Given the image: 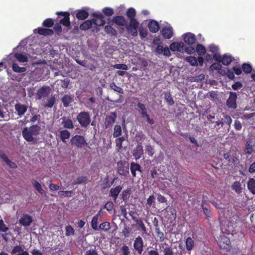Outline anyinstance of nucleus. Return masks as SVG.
Wrapping results in <instances>:
<instances>
[{"label": "nucleus", "instance_id": "f8f14e48", "mask_svg": "<svg viewBox=\"0 0 255 255\" xmlns=\"http://www.w3.org/2000/svg\"><path fill=\"white\" fill-rule=\"evenodd\" d=\"M50 89L48 86H43L40 88L38 90L36 94V99L37 100H40L42 98L46 97L50 93Z\"/></svg>", "mask_w": 255, "mask_h": 255}, {"label": "nucleus", "instance_id": "a878e982", "mask_svg": "<svg viewBox=\"0 0 255 255\" xmlns=\"http://www.w3.org/2000/svg\"><path fill=\"white\" fill-rule=\"evenodd\" d=\"M184 44L182 42H173L170 45V49L172 51H181L183 49Z\"/></svg>", "mask_w": 255, "mask_h": 255}, {"label": "nucleus", "instance_id": "338daca9", "mask_svg": "<svg viewBox=\"0 0 255 255\" xmlns=\"http://www.w3.org/2000/svg\"><path fill=\"white\" fill-rule=\"evenodd\" d=\"M155 204V198L153 195H150L147 199V205L149 207L154 206Z\"/></svg>", "mask_w": 255, "mask_h": 255}, {"label": "nucleus", "instance_id": "f704fd0d", "mask_svg": "<svg viewBox=\"0 0 255 255\" xmlns=\"http://www.w3.org/2000/svg\"><path fill=\"white\" fill-rule=\"evenodd\" d=\"M56 102V98L54 96H52L50 98H48L47 102L43 103L42 106L44 108H51Z\"/></svg>", "mask_w": 255, "mask_h": 255}, {"label": "nucleus", "instance_id": "1a4fd4ad", "mask_svg": "<svg viewBox=\"0 0 255 255\" xmlns=\"http://www.w3.org/2000/svg\"><path fill=\"white\" fill-rule=\"evenodd\" d=\"M143 241L140 236H138L135 238L133 242L134 249L138 254H141L143 251Z\"/></svg>", "mask_w": 255, "mask_h": 255}, {"label": "nucleus", "instance_id": "4be33fe9", "mask_svg": "<svg viewBox=\"0 0 255 255\" xmlns=\"http://www.w3.org/2000/svg\"><path fill=\"white\" fill-rule=\"evenodd\" d=\"M118 172L119 174L126 176L129 173L128 168L125 167L122 162H118Z\"/></svg>", "mask_w": 255, "mask_h": 255}, {"label": "nucleus", "instance_id": "603ef678", "mask_svg": "<svg viewBox=\"0 0 255 255\" xmlns=\"http://www.w3.org/2000/svg\"><path fill=\"white\" fill-rule=\"evenodd\" d=\"M242 68L244 72L246 74L251 73L253 70L252 66L250 64L246 63L243 64Z\"/></svg>", "mask_w": 255, "mask_h": 255}, {"label": "nucleus", "instance_id": "6e6552de", "mask_svg": "<svg viewBox=\"0 0 255 255\" xmlns=\"http://www.w3.org/2000/svg\"><path fill=\"white\" fill-rule=\"evenodd\" d=\"M117 117V114L116 112H112L110 115L107 116L105 118L104 126L105 128H108L112 127L115 122Z\"/></svg>", "mask_w": 255, "mask_h": 255}, {"label": "nucleus", "instance_id": "774afa93", "mask_svg": "<svg viewBox=\"0 0 255 255\" xmlns=\"http://www.w3.org/2000/svg\"><path fill=\"white\" fill-rule=\"evenodd\" d=\"M131 229L128 227L125 226L122 231V233L126 238L128 237L131 233Z\"/></svg>", "mask_w": 255, "mask_h": 255}, {"label": "nucleus", "instance_id": "39448f33", "mask_svg": "<svg viewBox=\"0 0 255 255\" xmlns=\"http://www.w3.org/2000/svg\"><path fill=\"white\" fill-rule=\"evenodd\" d=\"M224 158L227 160L228 164L232 165L238 163L239 158L236 151H228L223 155Z\"/></svg>", "mask_w": 255, "mask_h": 255}, {"label": "nucleus", "instance_id": "864d4df0", "mask_svg": "<svg viewBox=\"0 0 255 255\" xmlns=\"http://www.w3.org/2000/svg\"><path fill=\"white\" fill-rule=\"evenodd\" d=\"M135 221L136 224L138 226V227L142 231V235H143V234H147L146 227H145L144 223H143L141 219H137Z\"/></svg>", "mask_w": 255, "mask_h": 255}, {"label": "nucleus", "instance_id": "a19ab883", "mask_svg": "<svg viewBox=\"0 0 255 255\" xmlns=\"http://www.w3.org/2000/svg\"><path fill=\"white\" fill-rule=\"evenodd\" d=\"M14 56L20 62H25L28 61V58L25 54L16 53L14 54Z\"/></svg>", "mask_w": 255, "mask_h": 255}, {"label": "nucleus", "instance_id": "5fc2aeb1", "mask_svg": "<svg viewBox=\"0 0 255 255\" xmlns=\"http://www.w3.org/2000/svg\"><path fill=\"white\" fill-rule=\"evenodd\" d=\"M136 140L137 144H142L141 140L145 138V135L142 131H137L135 135Z\"/></svg>", "mask_w": 255, "mask_h": 255}, {"label": "nucleus", "instance_id": "5701e85b", "mask_svg": "<svg viewBox=\"0 0 255 255\" xmlns=\"http://www.w3.org/2000/svg\"><path fill=\"white\" fill-rule=\"evenodd\" d=\"M130 169L132 176L134 177H136V171L142 173L141 166L138 163L134 162L130 163Z\"/></svg>", "mask_w": 255, "mask_h": 255}, {"label": "nucleus", "instance_id": "412c9836", "mask_svg": "<svg viewBox=\"0 0 255 255\" xmlns=\"http://www.w3.org/2000/svg\"><path fill=\"white\" fill-rule=\"evenodd\" d=\"M61 124L65 128L73 129L74 128L73 123L69 118L63 117L61 118Z\"/></svg>", "mask_w": 255, "mask_h": 255}, {"label": "nucleus", "instance_id": "20e7f679", "mask_svg": "<svg viewBox=\"0 0 255 255\" xmlns=\"http://www.w3.org/2000/svg\"><path fill=\"white\" fill-rule=\"evenodd\" d=\"M71 143L72 145L78 148H82L87 145V143L83 135H75L71 139Z\"/></svg>", "mask_w": 255, "mask_h": 255}, {"label": "nucleus", "instance_id": "58836bf2", "mask_svg": "<svg viewBox=\"0 0 255 255\" xmlns=\"http://www.w3.org/2000/svg\"><path fill=\"white\" fill-rule=\"evenodd\" d=\"M32 185L41 195H45V191L42 189L41 184L37 181L34 180L32 182Z\"/></svg>", "mask_w": 255, "mask_h": 255}, {"label": "nucleus", "instance_id": "cd10ccee", "mask_svg": "<svg viewBox=\"0 0 255 255\" xmlns=\"http://www.w3.org/2000/svg\"><path fill=\"white\" fill-rule=\"evenodd\" d=\"M161 33L165 39H169L173 36V31L171 27H165L163 28Z\"/></svg>", "mask_w": 255, "mask_h": 255}, {"label": "nucleus", "instance_id": "3c124183", "mask_svg": "<svg viewBox=\"0 0 255 255\" xmlns=\"http://www.w3.org/2000/svg\"><path fill=\"white\" fill-rule=\"evenodd\" d=\"M122 135V128L120 125H117L114 127L113 136L114 137H119Z\"/></svg>", "mask_w": 255, "mask_h": 255}, {"label": "nucleus", "instance_id": "ddd939ff", "mask_svg": "<svg viewBox=\"0 0 255 255\" xmlns=\"http://www.w3.org/2000/svg\"><path fill=\"white\" fill-rule=\"evenodd\" d=\"M255 147V138H249L247 141L246 147L245 149V152L246 153L251 154Z\"/></svg>", "mask_w": 255, "mask_h": 255}, {"label": "nucleus", "instance_id": "a211bd4d", "mask_svg": "<svg viewBox=\"0 0 255 255\" xmlns=\"http://www.w3.org/2000/svg\"><path fill=\"white\" fill-rule=\"evenodd\" d=\"M143 154V147L141 144H137L136 147L133 150L132 155L137 160L140 158Z\"/></svg>", "mask_w": 255, "mask_h": 255}, {"label": "nucleus", "instance_id": "bf43d9fd", "mask_svg": "<svg viewBox=\"0 0 255 255\" xmlns=\"http://www.w3.org/2000/svg\"><path fill=\"white\" fill-rule=\"evenodd\" d=\"M103 12L107 16H110L114 13V10L111 7H106L103 8Z\"/></svg>", "mask_w": 255, "mask_h": 255}, {"label": "nucleus", "instance_id": "c9c22d12", "mask_svg": "<svg viewBox=\"0 0 255 255\" xmlns=\"http://www.w3.org/2000/svg\"><path fill=\"white\" fill-rule=\"evenodd\" d=\"M101 210L100 211V212L95 215L92 218V221H91V226L92 228L94 230H98V218L101 217Z\"/></svg>", "mask_w": 255, "mask_h": 255}, {"label": "nucleus", "instance_id": "9d476101", "mask_svg": "<svg viewBox=\"0 0 255 255\" xmlns=\"http://www.w3.org/2000/svg\"><path fill=\"white\" fill-rule=\"evenodd\" d=\"M56 14L58 15L63 16V18L59 20V23L66 27H68L70 25V21L69 20L70 13L68 12H57Z\"/></svg>", "mask_w": 255, "mask_h": 255}, {"label": "nucleus", "instance_id": "37998d69", "mask_svg": "<svg viewBox=\"0 0 255 255\" xmlns=\"http://www.w3.org/2000/svg\"><path fill=\"white\" fill-rule=\"evenodd\" d=\"M131 193V189L128 188L124 190L122 193V199L125 202H127L128 200Z\"/></svg>", "mask_w": 255, "mask_h": 255}, {"label": "nucleus", "instance_id": "4468645a", "mask_svg": "<svg viewBox=\"0 0 255 255\" xmlns=\"http://www.w3.org/2000/svg\"><path fill=\"white\" fill-rule=\"evenodd\" d=\"M183 39L185 43L189 45L194 44L196 41V38L195 34L188 32L183 35Z\"/></svg>", "mask_w": 255, "mask_h": 255}, {"label": "nucleus", "instance_id": "79ce46f5", "mask_svg": "<svg viewBox=\"0 0 255 255\" xmlns=\"http://www.w3.org/2000/svg\"><path fill=\"white\" fill-rule=\"evenodd\" d=\"M105 31L112 36H116L117 34V31L111 25H106L104 28Z\"/></svg>", "mask_w": 255, "mask_h": 255}, {"label": "nucleus", "instance_id": "b1692460", "mask_svg": "<svg viewBox=\"0 0 255 255\" xmlns=\"http://www.w3.org/2000/svg\"><path fill=\"white\" fill-rule=\"evenodd\" d=\"M0 158L2 159L9 167L13 169H16L17 167L16 164L9 160L5 154L3 153L0 154Z\"/></svg>", "mask_w": 255, "mask_h": 255}, {"label": "nucleus", "instance_id": "f03ea898", "mask_svg": "<svg viewBox=\"0 0 255 255\" xmlns=\"http://www.w3.org/2000/svg\"><path fill=\"white\" fill-rule=\"evenodd\" d=\"M77 120L82 127H87L91 123L90 115L88 112H81L77 116Z\"/></svg>", "mask_w": 255, "mask_h": 255}, {"label": "nucleus", "instance_id": "7ed1b4c3", "mask_svg": "<svg viewBox=\"0 0 255 255\" xmlns=\"http://www.w3.org/2000/svg\"><path fill=\"white\" fill-rule=\"evenodd\" d=\"M139 22L135 20H130L128 24L126 25V28L128 34L133 37L137 35V29L139 26Z\"/></svg>", "mask_w": 255, "mask_h": 255}, {"label": "nucleus", "instance_id": "c03bdc74", "mask_svg": "<svg viewBox=\"0 0 255 255\" xmlns=\"http://www.w3.org/2000/svg\"><path fill=\"white\" fill-rule=\"evenodd\" d=\"M196 51L199 56H203L206 52L205 47L201 44H198L197 45Z\"/></svg>", "mask_w": 255, "mask_h": 255}, {"label": "nucleus", "instance_id": "dca6fc26", "mask_svg": "<svg viewBox=\"0 0 255 255\" xmlns=\"http://www.w3.org/2000/svg\"><path fill=\"white\" fill-rule=\"evenodd\" d=\"M232 123V119L231 117L228 115H224V118L221 121H218L215 122L216 125L219 127H223L224 124H226L229 126V128L230 127Z\"/></svg>", "mask_w": 255, "mask_h": 255}, {"label": "nucleus", "instance_id": "2f4dec72", "mask_svg": "<svg viewBox=\"0 0 255 255\" xmlns=\"http://www.w3.org/2000/svg\"><path fill=\"white\" fill-rule=\"evenodd\" d=\"M73 96L69 95H65L62 98L61 101L65 107H67L73 101Z\"/></svg>", "mask_w": 255, "mask_h": 255}, {"label": "nucleus", "instance_id": "680f3d73", "mask_svg": "<svg viewBox=\"0 0 255 255\" xmlns=\"http://www.w3.org/2000/svg\"><path fill=\"white\" fill-rule=\"evenodd\" d=\"M93 23L97 26H102L104 25L105 23V21L104 20V18H100V19H92Z\"/></svg>", "mask_w": 255, "mask_h": 255}, {"label": "nucleus", "instance_id": "393cba45", "mask_svg": "<svg viewBox=\"0 0 255 255\" xmlns=\"http://www.w3.org/2000/svg\"><path fill=\"white\" fill-rule=\"evenodd\" d=\"M15 109L17 113V115L20 117H21L26 112L27 107L24 105L18 103L15 105Z\"/></svg>", "mask_w": 255, "mask_h": 255}, {"label": "nucleus", "instance_id": "bb28decb", "mask_svg": "<svg viewBox=\"0 0 255 255\" xmlns=\"http://www.w3.org/2000/svg\"><path fill=\"white\" fill-rule=\"evenodd\" d=\"M148 27L150 31L152 33L157 32L160 27L158 23L154 20H151L148 22Z\"/></svg>", "mask_w": 255, "mask_h": 255}, {"label": "nucleus", "instance_id": "6ab92c4d", "mask_svg": "<svg viewBox=\"0 0 255 255\" xmlns=\"http://www.w3.org/2000/svg\"><path fill=\"white\" fill-rule=\"evenodd\" d=\"M37 33L40 35L44 36L52 35L54 32L53 30L49 28L38 27L34 30V33Z\"/></svg>", "mask_w": 255, "mask_h": 255}, {"label": "nucleus", "instance_id": "e2e57ef3", "mask_svg": "<svg viewBox=\"0 0 255 255\" xmlns=\"http://www.w3.org/2000/svg\"><path fill=\"white\" fill-rule=\"evenodd\" d=\"M137 106L139 108L138 111L139 112L140 115L147 112V109L144 104L141 103H138L137 104Z\"/></svg>", "mask_w": 255, "mask_h": 255}, {"label": "nucleus", "instance_id": "8fccbe9b", "mask_svg": "<svg viewBox=\"0 0 255 255\" xmlns=\"http://www.w3.org/2000/svg\"><path fill=\"white\" fill-rule=\"evenodd\" d=\"M164 98L168 105L172 106L174 104V102L170 92L164 94Z\"/></svg>", "mask_w": 255, "mask_h": 255}, {"label": "nucleus", "instance_id": "4d7b16f0", "mask_svg": "<svg viewBox=\"0 0 255 255\" xmlns=\"http://www.w3.org/2000/svg\"><path fill=\"white\" fill-rule=\"evenodd\" d=\"M54 25V21L51 18H47L42 23V25L46 27H51Z\"/></svg>", "mask_w": 255, "mask_h": 255}, {"label": "nucleus", "instance_id": "6e6d98bb", "mask_svg": "<svg viewBox=\"0 0 255 255\" xmlns=\"http://www.w3.org/2000/svg\"><path fill=\"white\" fill-rule=\"evenodd\" d=\"M110 88L114 90L115 91L119 93L120 94H124V91L123 89L118 86L114 82L112 83L110 85Z\"/></svg>", "mask_w": 255, "mask_h": 255}, {"label": "nucleus", "instance_id": "ea45409f", "mask_svg": "<svg viewBox=\"0 0 255 255\" xmlns=\"http://www.w3.org/2000/svg\"><path fill=\"white\" fill-rule=\"evenodd\" d=\"M234 58L230 55L225 54L222 59V63L223 65H229L233 61Z\"/></svg>", "mask_w": 255, "mask_h": 255}, {"label": "nucleus", "instance_id": "0e129e2a", "mask_svg": "<svg viewBox=\"0 0 255 255\" xmlns=\"http://www.w3.org/2000/svg\"><path fill=\"white\" fill-rule=\"evenodd\" d=\"M138 31L141 39H143L147 37L148 32L146 29L143 27H140L139 28Z\"/></svg>", "mask_w": 255, "mask_h": 255}, {"label": "nucleus", "instance_id": "f3484780", "mask_svg": "<svg viewBox=\"0 0 255 255\" xmlns=\"http://www.w3.org/2000/svg\"><path fill=\"white\" fill-rule=\"evenodd\" d=\"M112 22L119 26H125L127 25V21L124 16L117 15L113 17Z\"/></svg>", "mask_w": 255, "mask_h": 255}, {"label": "nucleus", "instance_id": "13d9d810", "mask_svg": "<svg viewBox=\"0 0 255 255\" xmlns=\"http://www.w3.org/2000/svg\"><path fill=\"white\" fill-rule=\"evenodd\" d=\"M99 228L100 229L104 231H107L111 228L110 223L109 222H105L102 223L100 225Z\"/></svg>", "mask_w": 255, "mask_h": 255}, {"label": "nucleus", "instance_id": "c85d7f7f", "mask_svg": "<svg viewBox=\"0 0 255 255\" xmlns=\"http://www.w3.org/2000/svg\"><path fill=\"white\" fill-rule=\"evenodd\" d=\"M59 137L61 140L65 142L67 139H68L70 136V132L67 129H63L59 131Z\"/></svg>", "mask_w": 255, "mask_h": 255}, {"label": "nucleus", "instance_id": "49530a36", "mask_svg": "<svg viewBox=\"0 0 255 255\" xmlns=\"http://www.w3.org/2000/svg\"><path fill=\"white\" fill-rule=\"evenodd\" d=\"M12 69L13 71L17 73H22L26 71V69L24 67H19L16 63H13L12 65Z\"/></svg>", "mask_w": 255, "mask_h": 255}, {"label": "nucleus", "instance_id": "69168bd1", "mask_svg": "<svg viewBox=\"0 0 255 255\" xmlns=\"http://www.w3.org/2000/svg\"><path fill=\"white\" fill-rule=\"evenodd\" d=\"M103 189H107L110 187V182H109V176H107L104 179L103 183L102 184Z\"/></svg>", "mask_w": 255, "mask_h": 255}, {"label": "nucleus", "instance_id": "aec40b11", "mask_svg": "<svg viewBox=\"0 0 255 255\" xmlns=\"http://www.w3.org/2000/svg\"><path fill=\"white\" fill-rule=\"evenodd\" d=\"M122 190V187L121 185L117 186L114 188H112L110 191L109 195L116 201L119 193Z\"/></svg>", "mask_w": 255, "mask_h": 255}, {"label": "nucleus", "instance_id": "de8ad7c7", "mask_svg": "<svg viewBox=\"0 0 255 255\" xmlns=\"http://www.w3.org/2000/svg\"><path fill=\"white\" fill-rule=\"evenodd\" d=\"M185 60L189 62L191 66H198L197 59L195 56H190L186 57Z\"/></svg>", "mask_w": 255, "mask_h": 255}, {"label": "nucleus", "instance_id": "4c0bfd02", "mask_svg": "<svg viewBox=\"0 0 255 255\" xmlns=\"http://www.w3.org/2000/svg\"><path fill=\"white\" fill-rule=\"evenodd\" d=\"M195 246L194 240L191 237H188L186 239L185 246L188 251H191Z\"/></svg>", "mask_w": 255, "mask_h": 255}, {"label": "nucleus", "instance_id": "a18cd8bd", "mask_svg": "<svg viewBox=\"0 0 255 255\" xmlns=\"http://www.w3.org/2000/svg\"><path fill=\"white\" fill-rule=\"evenodd\" d=\"M232 188L238 194L242 192L241 184L239 181L235 182L232 185Z\"/></svg>", "mask_w": 255, "mask_h": 255}, {"label": "nucleus", "instance_id": "09e8293b", "mask_svg": "<svg viewBox=\"0 0 255 255\" xmlns=\"http://www.w3.org/2000/svg\"><path fill=\"white\" fill-rule=\"evenodd\" d=\"M88 180L87 177L85 176H82L78 177L75 181H74L72 185L81 184L82 183H87Z\"/></svg>", "mask_w": 255, "mask_h": 255}, {"label": "nucleus", "instance_id": "c756f323", "mask_svg": "<svg viewBox=\"0 0 255 255\" xmlns=\"http://www.w3.org/2000/svg\"><path fill=\"white\" fill-rule=\"evenodd\" d=\"M155 232L156 234L157 238H158V241L160 242H163L164 241L165 237L164 233L160 231V228L157 225V223L155 225Z\"/></svg>", "mask_w": 255, "mask_h": 255}, {"label": "nucleus", "instance_id": "9b49d317", "mask_svg": "<svg viewBox=\"0 0 255 255\" xmlns=\"http://www.w3.org/2000/svg\"><path fill=\"white\" fill-rule=\"evenodd\" d=\"M11 255H29V253L24 250L23 245L14 246L10 252Z\"/></svg>", "mask_w": 255, "mask_h": 255}, {"label": "nucleus", "instance_id": "72a5a7b5", "mask_svg": "<svg viewBox=\"0 0 255 255\" xmlns=\"http://www.w3.org/2000/svg\"><path fill=\"white\" fill-rule=\"evenodd\" d=\"M89 16L88 12L84 10H78L76 14V17L79 20L86 19Z\"/></svg>", "mask_w": 255, "mask_h": 255}, {"label": "nucleus", "instance_id": "7c9ffc66", "mask_svg": "<svg viewBox=\"0 0 255 255\" xmlns=\"http://www.w3.org/2000/svg\"><path fill=\"white\" fill-rule=\"evenodd\" d=\"M126 15L129 19V21L132 20L137 21V20L135 18L136 16L135 10L132 7H130L128 9L126 12Z\"/></svg>", "mask_w": 255, "mask_h": 255}, {"label": "nucleus", "instance_id": "2eb2a0df", "mask_svg": "<svg viewBox=\"0 0 255 255\" xmlns=\"http://www.w3.org/2000/svg\"><path fill=\"white\" fill-rule=\"evenodd\" d=\"M32 221V218L30 215L23 214L19 220V223L24 227H27L30 226Z\"/></svg>", "mask_w": 255, "mask_h": 255}, {"label": "nucleus", "instance_id": "0eeeda50", "mask_svg": "<svg viewBox=\"0 0 255 255\" xmlns=\"http://www.w3.org/2000/svg\"><path fill=\"white\" fill-rule=\"evenodd\" d=\"M237 94L236 93L230 92L229 98L226 102L227 106L229 109H235L237 108Z\"/></svg>", "mask_w": 255, "mask_h": 255}, {"label": "nucleus", "instance_id": "e433bc0d", "mask_svg": "<svg viewBox=\"0 0 255 255\" xmlns=\"http://www.w3.org/2000/svg\"><path fill=\"white\" fill-rule=\"evenodd\" d=\"M93 21L92 20H87L83 22L80 26V29L82 30H86L90 29L93 25Z\"/></svg>", "mask_w": 255, "mask_h": 255}, {"label": "nucleus", "instance_id": "f257e3e1", "mask_svg": "<svg viewBox=\"0 0 255 255\" xmlns=\"http://www.w3.org/2000/svg\"><path fill=\"white\" fill-rule=\"evenodd\" d=\"M41 129L40 127L37 125H32L29 128L25 127L22 131V135L27 141L32 142L35 140L34 136L38 135Z\"/></svg>", "mask_w": 255, "mask_h": 255}, {"label": "nucleus", "instance_id": "052dcab7", "mask_svg": "<svg viewBox=\"0 0 255 255\" xmlns=\"http://www.w3.org/2000/svg\"><path fill=\"white\" fill-rule=\"evenodd\" d=\"M74 230L70 225H68L65 227V235L69 236L70 235H74Z\"/></svg>", "mask_w": 255, "mask_h": 255}, {"label": "nucleus", "instance_id": "423d86ee", "mask_svg": "<svg viewBox=\"0 0 255 255\" xmlns=\"http://www.w3.org/2000/svg\"><path fill=\"white\" fill-rule=\"evenodd\" d=\"M219 245L220 249L229 252L231 249V244L230 240L229 238L224 236H220L219 239Z\"/></svg>", "mask_w": 255, "mask_h": 255}, {"label": "nucleus", "instance_id": "473e14b6", "mask_svg": "<svg viewBox=\"0 0 255 255\" xmlns=\"http://www.w3.org/2000/svg\"><path fill=\"white\" fill-rule=\"evenodd\" d=\"M247 187L250 192L253 194H255V179L250 178L247 184Z\"/></svg>", "mask_w": 255, "mask_h": 255}]
</instances>
